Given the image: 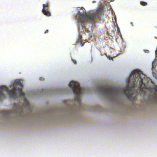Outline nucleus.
Instances as JSON below:
<instances>
[{
	"instance_id": "obj_1",
	"label": "nucleus",
	"mask_w": 157,
	"mask_h": 157,
	"mask_svg": "<svg viewBox=\"0 0 157 157\" xmlns=\"http://www.w3.org/2000/svg\"><path fill=\"white\" fill-rule=\"evenodd\" d=\"M135 83L131 87L120 88L108 86H101L98 87V90L103 94L107 95L108 98L112 100H114L121 94H123L129 100H134L136 95L132 98L133 94L135 92Z\"/></svg>"
},
{
	"instance_id": "obj_2",
	"label": "nucleus",
	"mask_w": 157,
	"mask_h": 157,
	"mask_svg": "<svg viewBox=\"0 0 157 157\" xmlns=\"http://www.w3.org/2000/svg\"><path fill=\"white\" fill-rule=\"evenodd\" d=\"M23 87V80L21 79H16L14 81L10 86L11 90H9L5 86H1L0 87V101L6 98V96L2 93L3 91H5L9 95L10 98L14 99L18 98H23L25 107L27 109H30L31 105L25 97V94L22 91Z\"/></svg>"
},
{
	"instance_id": "obj_3",
	"label": "nucleus",
	"mask_w": 157,
	"mask_h": 157,
	"mask_svg": "<svg viewBox=\"0 0 157 157\" xmlns=\"http://www.w3.org/2000/svg\"><path fill=\"white\" fill-rule=\"evenodd\" d=\"M82 11H79L76 16V18L78 20L79 23L82 26H84L85 31L89 32L88 29L85 28L84 25L85 23L87 21H93L96 19H100V16L103 15V9L102 7H99L96 11L91 15H88L84 9L83 8L80 10Z\"/></svg>"
},
{
	"instance_id": "obj_4",
	"label": "nucleus",
	"mask_w": 157,
	"mask_h": 157,
	"mask_svg": "<svg viewBox=\"0 0 157 157\" xmlns=\"http://www.w3.org/2000/svg\"><path fill=\"white\" fill-rule=\"evenodd\" d=\"M69 86L72 89L73 92L76 95L74 99L75 101L79 105H81V103L80 95L84 93L86 91V89L80 87L78 83L74 81L70 82Z\"/></svg>"
},
{
	"instance_id": "obj_5",
	"label": "nucleus",
	"mask_w": 157,
	"mask_h": 157,
	"mask_svg": "<svg viewBox=\"0 0 157 157\" xmlns=\"http://www.w3.org/2000/svg\"><path fill=\"white\" fill-rule=\"evenodd\" d=\"M144 75L142 72L138 69H136L133 71L131 73L130 76L131 78L132 77L134 79L135 82H136V79H138V81L139 82L140 86L139 88L141 91L142 90L145 88V85L143 82V79L141 77V75Z\"/></svg>"
},
{
	"instance_id": "obj_6",
	"label": "nucleus",
	"mask_w": 157,
	"mask_h": 157,
	"mask_svg": "<svg viewBox=\"0 0 157 157\" xmlns=\"http://www.w3.org/2000/svg\"><path fill=\"white\" fill-rule=\"evenodd\" d=\"M13 108L15 110L13 111L3 110L1 111V113L3 116L9 117L14 113H17L19 112H21L23 111L22 108H18V105L17 104H14Z\"/></svg>"
},
{
	"instance_id": "obj_7",
	"label": "nucleus",
	"mask_w": 157,
	"mask_h": 157,
	"mask_svg": "<svg viewBox=\"0 0 157 157\" xmlns=\"http://www.w3.org/2000/svg\"><path fill=\"white\" fill-rule=\"evenodd\" d=\"M43 8L42 10V12L44 14L47 16H50L51 15V13L48 11V5L43 4Z\"/></svg>"
},
{
	"instance_id": "obj_8",
	"label": "nucleus",
	"mask_w": 157,
	"mask_h": 157,
	"mask_svg": "<svg viewBox=\"0 0 157 157\" xmlns=\"http://www.w3.org/2000/svg\"><path fill=\"white\" fill-rule=\"evenodd\" d=\"M155 93L152 97L153 100L155 102L157 103V86H156L153 88Z\"/></svg>"
},
{
	"instance_id": "obj_9",
	"label": "nucleus",
	"mask_w": 157,
	"mask_h": 157,
	"mask_svg": "<svg viewBox=\"0 0 157 157\" xmlns=\"http://www.w3.org/2000/svg\"><path fill=\"white\" fill-rule=\"evenodd\" d=\"M79 39L78 40V41L77 42H79L80 44L81 45V46H82L83 45L85 42H83V41L82 40V36H79Z\"/></svg>"
},
{
	"instance_id": "obj_10",
	"label": "nucleus",
	"mask_w": 157,
	"mask_h": 157,
	"mask_svg": "<svg viewBox=\"0 0 157 157\" xmlns=\"http://www.w3.org/2000/svg\"><path fill=\"white\" fill-rule=\"evenodd\" d=\"M140 4L141 5L143 6H145L147 5V2L143 1L140 2Z\"/></svg>"
},
{
	"instance_id": "obj_11",
	"label": "nucleus",
	"mask_w": 157,
	"mask_h": 157,
	"mask_svg": "<svg viewBox=\"0 0 157 157\" xmlns=\"http://www.w3.org/2000/svg\"><path fill=\"white\" fill-rule=\"evenodd\" d=\"M71 60L74 64H76L77 62L75 60L73 59H72Z\"/></svg>"
},
{
	"instance_id": "obj_12",
	"label": "nucleus",
	"mask_w": 157,
	"mask_h": 157,
	"mask_svg": "<svg viewBox=\"0 0 157 157\" xmlns=\"http://www.w3.org/2000/svg\"><path fill=\"white\" fill-rule=\"evenodd\" d=\"M44 78L43 77H40V80L41 81H44Z\"/></svg>"
},
{
	"instance_id": "obj_13",
	"label": "nucleus",
	"mask_w": 157,
	"mask_h": 157,
	"mask_svg": "<svg viewBox=\"0 0 157 157\" xmlns=\"http://www.w3.org/2000/svg\"><path fill=\"white\" fill-rule=\"evenodd\" d=\"M108 58H109V60H113V58H112V57H111L110 56H109Z\"/></svg>"
},
{
	"instance_id": "obj_14",
	"label": "nucleus",
	"mask_w": 157,
	"mask_h": 157,
	"mask_svg": "<svg viewBox=\"0 0 157 157\" xmlns=\"http://www.w3.org/2000/svg\"><path fill=\"white\" fill-rule=\"evenodd\" d=\"M48 30H46L45 32H44V33H47L48 32Z\"/></svg>"
},
{
	"instance_id": "obj_15",
	"label": "nucleus",
	"mask_w": 157,
	"mask_h": 157,
	"mask_svg": "<svg viewBox=\"0 0 157 157\" xmlns=\"http://www.w3.org/2000/svg\"><path fill=\"white\" fill-rule=\"evenodd\" d=\"M130 24L132 26H133V23L132 22H130Z\"/></svg>"
},
{
	"instance_id": "obj_16",
	"label": "nucleus",
	"mask_w": 157,
	"mask_h": 157,
	"mask_svg": "<svg viewBox=\"0 0 157 157\" xmlns=\"http://www.w3.org/2000/svg\"><path fill=\"white\" fill-rule=\"evenodd\" d=\"M92 2L93 3H94L96 2L95 1H93Z\"/></svg>"
}]
</instances>
